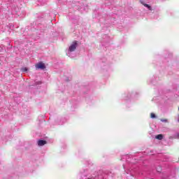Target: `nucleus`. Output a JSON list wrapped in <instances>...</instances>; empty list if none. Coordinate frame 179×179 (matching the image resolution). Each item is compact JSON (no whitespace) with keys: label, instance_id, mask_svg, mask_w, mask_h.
<instances>
[{"label":"nucleus","instance_id":"1","mask_svg":"<svg viewBox=\"0 0 179 179\" xmlns=\"http://www.w3.org/2000/svg\"><path fill=\"white\" fill-rule=\"evenodd\" d=\"M76 47H78V42L74 41L69 47V51H70L71 52H72V51H75V50H76Z\"/></svg>","mask_w":179,"mask_h":179},{"label":"nucleus","instance_id":"2","mask_svg":"<svg viewBox=\"0 0 179 179\" xmlns=\"http://www.w3.org/2000/svg\"><path fill=\"white\" fill-rule=\"evenodd\" d=\"M36 69H45V64L43 62H39L35 65Z\"/></svg>","mask_w":179,"mask_h":179},{"label":"nucleus","instance_id":"3","mask_svg":"<svg viewBox=\"0 0 179 179\" xmlns=\"http://www.w3.org/2000/svg\"><path fill=\"white\" fill-rule=\"evenodd\" d=\"M38 146H44V145H47V141H43V140H39L38 141Z\"/></svg>","mask_w":179,"mask_h":179},{"label":"nucleus","instance_id":"4","mask_svg":"<svg viewBox=\"0 0 179 179\" xmlns=\"http://www.w3.org/2000/svg\"><path fill=\"white\" fill-rule=\"evenodd\" d=\"M142 5H143L144 6H145V8H148L150 10H152V7H150V6H149L148 4H146L145 3H143V1H141Z\"/></svg>","mask_w":179,"mask_h":179},{"label":"nucleus","instance_id":"5","mask_svg":"<svg viewBox=\"0 0 179 179\" xmlns=\"http://www.w3.org/2000/svg\"><path fill=\"white\" fill-rule=\"evenodd\" d=\"M163 138H164V136H163V134H158L157 135L158 141H162V139H163Z\"/></svg>","mask_w":179,"mask_h":179},{"label":"nucleus","instance_id":"6","mask_svg":"<svg viewBox=\"0 0 179 179\" xmlns=\"http://www.w3.org/2000/svg\"><path fill=\"white\" fill-rule=\"evenodd\" d=\"M22 72H27V71H29V69H27V67H24L22 69Z\"/></svg>","mask_w":179,"mask_h":179},{"label":"nucleus","instance_id":"7","mask_svg":"<svg viewBox=\"0 0 179 179\" xmlns=\"http://www.w3.org/2000/svg\"><path fill=\"white\" fill-rule=\"evenodd\" d=\"M150 117L151 118H156V115L155 113H151Z\"/></svg>","mask_w":179,"mask_h":179},{"label":"nucleus","instance_id":"8","mask_svg":"<svg viewBox=\"0 0 179 179\" xmlns=\"http://www.w3.org/2000/svg\"><path fill=\"white\" fill-rule=\"evenodd\" d=\"M162 122H167V119H161Z\"/></svg>","mask_w":179,"mask_h":179},{"label":"nucleus","instance_id":"9","mask_svg":"<svg viewBox=\"0 0 179 179\" xmlns=\"http://www.w3.org/2000/svg\"><path fill=\"white\" fill-rule=\"evenodd\" d=\"M175 138H176L177 139H179V133L176 135Z\"/></svg>","mask_w":179,"mask_h":179},{"label":"nucleus","instance_id":"10","mask_svg":"<svg viewBox=\"0 0 179 179\" xmlns=\"http://www.w3.org/2000/svg\"><path fill=\"white\" fill-rule=\"evenodd\" d=\"M155 138L157 139V136H155Z\"/></svg>","mask_w":179,"mask_h":179},{"label":"nucleus","instance_id":"11","mask_svg":"<svg viewBox=\"0 0 179 179\" xmlns=\"http://www.w3.org/2000/svg\"><path fill=\"white\" fill-rule=\"evenodd\" d=\"M159 169H160V171H162V168H161V167H159Z\"/></svg>","mask_w":179,"mask_h":179},{"label":"nucleus","instance_id":"12","mask_svg":"<svg viewBox=\"0 0 179 179\" xmlns=\"http://www.w3.org/2000/svg\"><path fill=\"white\" fill-rule=\"evenodd\" d=\"M158 173H160V171H158Z\"/></svg>","mask_w":179,"mask_h":179}]
</instances>
